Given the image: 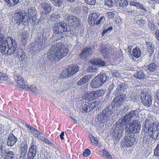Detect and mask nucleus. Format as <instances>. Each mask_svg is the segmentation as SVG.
Wrapping results in <instances>:
<instances>
[{"label": "nucleus", "instance_id": "nucleus-17", "mask_svg": "<svg viewBox=\"0 0 159 159\" xmlns=\"http://www.w3.org/2000/svg\"><path fill=\"white\" fill-rule=\"evenodd\" d=\"M18 140V138L13 134L11 133L8 136L7 139V145L12 147L15 144Z\"/></svg>", "mask_w": 159, "mask_h": 159}, {"label": "nucleus", "instance_id": "nucleus-9", "mask_svg": "<svg viewBox=\"0 0 159 159\" xmlns=\"http://www.w3.org/2000/svg\"><path fill=\"white\" fill-rule=\"evenodd\" d=\"M14 74V78L18 86L23 89H25L26 87V83L22 77L16 72H15Z\"/></svg>", "mask_w": 159, "mask_h": 159}, {"label": "nucleus", "instance_id": "nucleus-15", "mask_svg": "<svg viewBox=\"0 0 159 159\" xmlns=\"http://www.w3.org/2000/svg\"><path fill=\"white\" fill-rule=\"evenodd\" d=\"M126 96L124 94H122L116 97L113 100L114 105L119 106L121 105L126 99Z\"/></svg>", "mask_w": 159, "mask_h": 159}, {"label": "nucleus", "instance_id": "nucleus-11", "mask_svg": "<svg viewBox=\"0 0 159 159\" xmlns=\"http://www.w3.org/2000/svg\"><path fill=\"white\" fill-rule=\"evenodd\" d=\"M141 100L142 103L145 107H149L151 106L152 98L150 94L143 93L141 96Z\"/></svg>", "mask_w": 159, "mask_h": 159}, {"label": "nucleus", "instance_id": "nucleus-21", "mask_svg": "<svg viewBox=\"0 0 159 159\" xmlns=\"http://www.w3.org/2000/svg\"><path fill=\"white\" fill-rule=\"evenodd\" d=\"M92 52V49L91 48H85L84 50L83 51L80 55V58L85 59L91 55Z\"/></svg>", "mask_w": 159, "mask_h": 159}, {"label": "nucleus", "instance_id": "nucleus-39", "mask_svg": "<svg viewBox=\"0 0 159 159\" xmlns=\"http://www.w3.org/2000/svg\"><path fill=\"white\" fill-rule=\"evenodd\" d=\"M53 5L56 6L60 7L63 1L62 0H50Z\"/></svg>", "mask_w": 159, "mask_h": 159}, {"label": "nucleus", "instance_id": "nucleus-60", "mask_svg": "<svg viewBox=\"0 0 159 159\" xmlns=\"http://www.w3.org/2000/svg\"><path fill=\"white\" fill-rule=\"evenodd\" d=\"M19 58H21V59L22 61L25 60V55L24 51H23L22 53L21 54L19 57Z\"/></svg>", "mask_w": 159, "mask_h": 159}, {"label": "nucleus", "instance_id": "nucleus-64", "mask_svg": "<svg viewBox=\"0 0 159 159\" xmlns=\"http://www.w3.org/2000/svg\"><path fill=\"white\" fill-rule=\"evenodd\" d=\"M114 84L113 83H112L111 84L110 86V87L109 88V92H111L110 91L112 90L114 87Z\"/></svg>", "mask_w": 159, "mask_h": 159}, {"label": "nucleus", "instance_id": "nucleus-26", "mask_svg": "<svg viewBox=\"0 0 159 159\" xmlns=\"http://www.w3.org/2000/svg\"><path fill=\"white\" fill-rule=\"evenodd\" d=\"M141 54V49L138 48H136L133 49L132 55L136 58L140 57Z\"/></svg>", "mask_w": 159, "mask_h": 159}, {"label": "nucleus", "instance_id": "nucleus-58", "mask_svg": "<svg viewBox=\"0 0 159 159\" xmlns=\"http://www.w3.org/2000/svg\"><path fill=\"white\" fill-rule=\"evenodd\" d=\"M105 19V18L104 16H101L98 20L96 22H95L94 25H98L100 24L102 21V20L103 19Z\"/></svg>", "mask_w": 159, "mask_h": 159}, {"label": "nucleus", "instance_id": "nucleus-38", "mask_svg": "<svg viewBox=\"0 0 159 159\" xmlns=\"http://www.w3.org/2000/svg\"><path fill=\"white\" fill-rule=\"evenodd\" d=\"M129 2L127 0H120L119 1V7H125L128 6Z\"/></svg>", "mask_w": 159, "mask_h": 159}, {"label": "nucleus", "instance_id": "nucleus-22", "mask_svg": "<svg viewBox=\"0 0 159 159\" xmlns=\"http://www.w3.org/2000/svg\"><path fill=\"white\" fill-rule=\"evenodd\" d=\"M90 62L92 64L98 65L99 67H103L106 65V62L99 58L93 59L90 61Z\"/></svg>", "mask_w": 159, "mask_h": 159}, {"label": "nucleus", "instance_id": "nucleus-18", "mask_svg": "<svg viewBox=\"0 0 159 159\" xmlns=\"http://www.w3.org/2000/svg\"><path fill=\"white\" fill-rule=\"evenodd\" d=\"M39 9L43 13L48 14L51 11L50 4L47 2L42 3L40 6Z\"/></svg>", "mask_w": 159, "mask_h": 159}, {"label": "nucleus", "instance_id": "nucleus-3", "mask_svg": "<svg viewBox=\"0 0 159 159\" xmlns=\"http://www.w3.org/2000/svg\"><path fill=\"white\" fill-rule=\"evenodd\" d=\"M113 107V106L111 105H108L102 110L101 115L102 118L101 119V120L103 123H106L111 119V116L114 111Z\"/></svg>", "mask_w": 159, "mask_h": 159}, {"label": "nucleus", "instance_id": "nucleus-52", "mask_svg": "<svg viewBox=\"0 0 159 159\" xmlns=\"http://www.w3.org/2000/svg\"><path fill=\"white\" fill-rule=\"evenodd\" d=\"M23 50L22 49L20 48H18L17 49H16L15 51V55L16 54V55L18 57H19L20 56V55L23 52Z\"/></svg>", "mask_w": 159, "mask_h": 159}, {"label": "nucleus", "instance_id": "nucleus-35", "mask_svg": "<svg viewBox=\"0 0 159 159\" xmlns=\"http://www.w3.org/2000/svg\"><path fill=\"white\" fill-rule=\"evenodd\" d=\"M93 92L94 93V96L96 98L102 96L104 93V92L103 90H97L93 91Z\"/></svg>", "mask_w": 159, "mask_h": 159}, {"label": "nucleus", "instance_id": "nucleus-61", "mask_svg": "<svg viewBox=\"0 0 159 159\" xmlns=\"http://www.w3.org/2000/svg\"><path fill=\"white\" fill-rule=\"evenodd\" d=\"M155 37L159 41V30L157 29L155 33Z\"/></svg>", "mask_w": 159, "mask_h": 159}, {"label": "nucleus", "instance_id": "nucleus-6", "mask_svg": "<svg viewBox=\"0 0 159 159\" xmlns=\"http://www.w3.org/2000/svg\"><path fill=\"white\" fill-rule=\"evenodd\" d=\"M67 24L64 21L55 24L53 29L55 34H60L64 32L67 31Z\"/></svg>", "mask_w": 159, "mask_h": 159}, {"label": "nucleus", "instance_id": "nucleus-30", "mask_svg": "<svg viewBox=\"0 0 159 159\" xmlns=\"http://www.w3.org/2000/svg\"><path fill=\"white\" fill-rule=\"evenodd\" d=\"M5 158L6 159H12L15 157V154L14 153L11 151H9L8 152H7L6 151V153H5Z\"/></svg>", "mask_w": 159, "mask_h": 159}, {"label": "nucleus", "instance_id": "nucleus-40", "mask_svg": "<svg viewBox=\"0 0 159 159\" xmlns=\"http://www.w3.org/2000/svg\"><path fill=\"white\" fill-rule=\"evenodd\" d=\"M8 77L6 75L2 73H0V81L1 82H6L8 80Z\"/></svg>", "mask_w": 159, "mask_h": 159}, {"label": "nucleus", "instance_id": "nucleus-55", "mask_svg": "<svg viewBox=\"0 0 159 159\" xmlns=\"http://www.w3.org/2000/svg\"><path fill=\"white\" fill-rule=\"evenodd\" d=\"M107 17L109 19L113 18L114 17L115 13L112 12L108 11L107 13Z\"/></svg>", "mask_w": 159, "mask_h": 159}, {"label": "nucleus", "instance_id": "nucleus-28", "mask_svg": "<svg viewBox=\"0 0 159 159\" xmlns=\"http://www.w3.org/2000/svg\"><path fill=\"white\" fill-rule=\"evenodd\" d=\"M134 75L136 78L141 80L144 78L145 75L142 70H140L137 71Z\"/></svg>", "mask_w": 159, "mask_h": 159}, {"label": "nucleus", "instance_id": "nucleus-51", "mask_svg": "<svg viewBox=\"0 0 159 159\" xmlns=\"http://www.w3.org/2000/svg\"><path fill=\"white\" fill-rule=\"evenodd\" d=\"M30 18L32 21V24L34 25L37 20V13L31 16Z\"/></svg>", "mask_w": 159, "mask_h": 159}, {"label": "nucleus", "instance_id": "nucleus-42", "mask_svg": "<svg viewBox=\"0 0 159 159\" xmlns=\"http://www.w3.org/2000/svg\"><path fill=\"white\" fill-rule=\"evenodd\" d=\"M89 72L96 73L98 72V69L94 66H90L87 69Z\"/></svg>", "mask_w": 159, "mask_h": 159}, {"label": "nucleus", "instance_id": "nucleus-34", "mask_svg": "<svg viewBox=\"0 0 159 159\" xmlns=\"http://www.w3.org/2000/svg\"><path fill=\"white\" fill-rule=\"evenodd\" d=\"M104 4L108 7L111 8L114 7V3L112 0H104Z\"/></svg>", "mask_w": 159, "mask_h": 159}, {"label": "nucleus", "instance_id": "nucleus-62", "mask_svg": "<svg viewBox=\"0 0 159 159\" xmlns=\"http://www.w3.org/2000/svg\"><path fill=\"white\" fill-rule=\"evenodd\" d=\"M137 2H134L133 1H132L130 2H129V5L131 6H135L136 4L137 3Z\"/></svg>", "mask_w": 159, "mask_h": 159}, {"label": "nucleus", "instance_id": "nucleus-5", "mask_svg": "<svg viewBox=\"0 0 159 159\" xmlns=\"http://www.w3.org/2000/svg\"><path fill=\"white\" fill-rule=\"evenodd\" d=\"M127 125L125 128V132L129 134L136 133L139 132L141 126L140 123L138 120L134 121L130 125L129 127Z\"/></svg>", "mask_w": 159, "mask_h": 159}, {"label": "nucleus", "instance_id": "nucleus-36", "mask_svg": "<svg viewBox=\"0 0 159 159\" xmlns=\"http://www.w3.org/2000/svg\"><path fill=\"white\" fill-rule=\"evenodd\" d=\"M6 149L5 146L2 144H0V155L3 157L6 153Z\"/></svg>", "mask_w": 159, "mask_h": 159}, {"label": "nucleus", "instance_id": "nucleus-47", "mask_svg": "<svg viewBox=\"0 0 159 159\" xmlns=\"http://www.w3.org/2000/svg\"><path fill=\"white\" fill-rule=\"evenodd\" d=\"M102 157L104 158H107L108 159H112V157L111 155L106 151L104 154H103Z\"/></svg>", "mask_w": 159, "mask_h": 159}, {"label": "nucleus", "instance_id": "nucleus-10", "mask_svg": "<svg viewBox=\"0 0 159 159\" xmlns=\"http://www.w3.org/2000/svg\"><path fill=\"white\" fill-rule=\"evenodd\" d=\"M79 70L77 66L70 67L62 72V75L65 78L69 77L77 73Z\"/></svg>", "mask_w": 159, "mask_h": 159}, {"label": "nucleus", "instance_id": "nucleus-41", "mask_svg": "<svg viewBox=\"0 0 159 159\" xmlns=\"http://www.w3.org/2000/svg\"><path fill=\"white\" fill-rule=\"evenodd\" d=\"M50 18L52 20L56 21L60 18V16L58 14H52L50 16Z\"/></svg>", "mask_w": 159, "mask_h": 159}, {"label": "nucleus", "instance_id": "nucleus-53", "mask_svg": "<svg viewBox=\"0 0 159 159\" xmlns=\"http://www.w3.org/2000/svg\"><path fill=\"white\" fill-rule=\"evenodd\" d=\"M89 104H85L83 107V111L84 113H87L88 112V108H89Z\"/></svg>", "mask_w": 159, "mask_h": 159}, {"label": "nucleus", "instance_id": "nucleus-63", "mask_svg": "<svg viewBox=\"0 0 159 159\" xmlns=\"http://www.w3.org/2000/svg\"><path fill=\"white\" fill-rule=\"evenodd\" d=\"M105 151L106 150L105 149L102 150L99 152V154L102 156L103 154H104Z\"/></svg>", "mask_w": 159, "mask_h": 159}, {"label": "nucleus", "instance_id": "nucleus-50", "mask_svg": "<svg viewBox=\"0 0 159 159\" xmlns=\"http://www.w3.org/2000/svg\"><path fill=\"white\" fill-rule=\"evenodd\" d=\"M85 3L89 5H94L96 3V0H84Z\"/></svg>", "mask_w": 159, "mask_h": 159}, {"label": "nucleus", "instance_id": "nucleus-23", "mask_svg": "<svg viewBox=\"0 0 159 159\" xmlns=\"http://www.w3.org/2000/svg\"><path fill=\"white\" fill-rule=\"evenodd\" d=\"M146 44L147 47L148 51L149 53V56H151L154 53L155 50V47L152 43L149 42H146Z\"/></svg>", "mask_w": 159, "mask_h": 159}, {"label": "nucleus", "instance_id": "nucleus-54", "mask_svg": "<svg viewBox=\"0 0 159 159\" xmlns=\"http://www.w3.org/2000/svg\"><path fill=\"white\" fill-rule=\"evenodd\" d=\"M90 150L88 148L85 149L84 151L83 152V155L84 157H87L90 154Z\"/></svg>", "mask_w": 159, "mask_h": 159}, {"label": "nucleus", "instance_id": "nucleus-29", "mask_svg": "<svg viewBox=\"0 0 159 159\" xmlns=\"http://www.w3.org/2000/svg\"><path fill=\"white\" fill-rule=\"evenodd\" d=\"M20 0H4L7 2V5L9 7L13 6L17 4L19 2Z\"/></svg>", "mask_w": 159, "mask_h": 159}, {"label": "nucleus", "instance_id": "nucleus-43", "mask_svg": "<svg viewBox=\"0 0 159 159\" xmlns=\"http://www.w3.org/2000/svg\"><path fill=\"white\" fill-rule=\"evenodd\" d=\"M28 14L31 16L34 15H36L37 13L36 10L34 8H33L28 9Z\"/></svg>", "mask_w": 159, "mask_h": 159}, {"label": "nucleus", "instance_id": "nucleus-20", "mask_svg": "<svg viewBox=\"0 0 159 159\" xmlns=\"http://www.w3.org/2000/svg\"><path fill=\"white\" fill-rule=\"evenodd\" d=\"M128 88V86L125 84H122L119 85L114 92L115 95L122 93Z\"/></svg>", "mask_w": 159, "mask_h": 159}, {"label": "nucleus", "instance_id": "nucleus-32", "mask_svg": "<svg viewBox=\"0 0 159 159\" xmlns=\"http://www.w3.org/2000/svg\"><path fill=\"white\" fill-rule=\"evenodd\" d=\"M89 137L91 142L92 143H94L98 146H99L100 145V144L98 142V139L97 138L95 137L91 134L89 135Z\"/></svg>", "mask_w": 159, "mask_h": 159}, {"label": "nucleus", "instance_id": "nucleus-1", "mask_svg": "<svg viewBox=\"0 0 159 159\" xmlns=\"http://www.w3.org/2000/svg\"><path fill=\"white\" fill-rule=\"evenodd\" d=\"M67 45L61 43H56L52 45L47 53V57L52 61H59L68 53Z\"/></svg>", "mask_w": 159, "mask_h": 159}, {"label": "nucleus", "instance_id": "nucleus-57", "mask_svg": "<svg viewBox=\"0 0 159 159\" xmlns=\"http://www.w3.org/2000/svg\"><path fill=\"white\" fill-rule=\"evenodd\" d=\"M20 154L19 156L20 159H25L26 157L27 152H20Z\"/></svg>", "mask_w": 159, "mask_h": 159}, {"label": "nucleus", "instance_id": "nucleus-33", "mask_svg": "<svg viewBox=\"0 0 159 159\" xmlns=\"http://www.w3.org/2000/svg\"><path fill=\"white\" fill-rule=\"evenodd\" d=\"M101 52L104 57H107L108 54L110 53L109 49L105 46L102 48Z\"/></svg>", "mask_w": 159, "mask_h": 159}, {"label": "nucleus", "instance_id": "nucleus-25", "mask_svg": "<svg viewBox=\"0 0 159 159\" xmlns=\"http://www.w3.org/2000/svg\"><path fill=\"white\" fill-rule=\"evenodd\" d=\"M25 89L26 90L31 91L35 94L38 93L39 91L35 85H28V87L27 88L26 87Z\"/></svg>", "mask_w": 159, "mask_h": 159}, {"label": "nucleus", "instance_id": "nucleus-19", "mask_svg": "<svg viewBox=\"0 0 159 159\" xmlns=\"http://www.w3.org/2000/svg\"><path fill=\"white\" fill-rule=\"evenodd\" d=\"M4 44H5L7 46V44L8 48L10 47H17V44L16 40L11 37H7L5 41H4Z\"/></svg>", "mask_w": 159, "mask_h": 159}, {"label": "nucleus", "instance_id": "nucleus-49", "mask_svg": "<svg viewBox=\"0 0 159 159\" xmlns=\"http://www.w3.org/2000/svg\"><path fill=\"white\" fill-rule=\"evenodd\" d=\"M154 154L155 156H159V141L155 149Z\"/></svg>", "mask_w": 159, "mask_h": 159}, {"label": "nucleus", "instance_id": "nucleus-46", "mask_svg": "<svg viewBox=\"0 0 159 159\" xmlns=\"http://www.w3.org/2000/svg\"><path fill=\"white\" fill-rule=\"evenodd\" d=\"M137 8L141 9L143 10H145V7L143 4L139 2H137L135 6Z\"/></svg>", "mask_w": 159, "mask_h": 159}, {"label": "nucleus", "instance_id": "nucleus-37", "mask_svg": "<svg viewBox=\"0 0 159 159\" xmlns=\"http://www.w3.org/2000/svg\"><path fill=\"white\" fill-rule=\"evenodd\" d=\"M86 100L89 101L93 100L96 99L93 91H92L89 93H88L86 96Z\"/></svg>", "mask_w": 159, "mask_h": 159}, {"label": "nucleus", "instance_id": "nucleus-24", "mask_svg": "<svg viewBox=\"0 0 159 159\" xmlns=\"http://www.w3.org/2000/svg\"><path fill=\"white\" fill-rule=\"evenodd\" d=\"M89 76L86 75L84 76L78 82L77 84L78 85H81L88 82L89 80Z\"/></svg>", "mask_w": 159, "mask_h": 159}, {"label": "nucleus", "instance_id": "nucleus-8", "mask_svg": "<svg viewBox=\"0 0 159 159\" xmlns=\"http://www.w3.org/2000/svg\"><path fill=\"white\" fill-rule=\"evenodd\" d=\"M36 141L33 139L31 147L29 149L27 159H34L38 151L37 146L36 145Z\"/></svg>", "mask_w": 159, "mask_h": 159}, {"label": "nucleus", "instance_id": "nucleus-14", "mask_svg": "<svg viewBox=\"0 0 159 159\" xmlns=\"http://www.w3.org/2000/svg\"><path fill=\"white\" fill-rule=\"evenodd\" d=\"M100 15L98 12H90L88 16V21L90 25H94L95 21L97 19Z\"/></svg>", "mask_w": 159, "mask_h": 159}, {"label": "nucleus", "instance_id": "nucleus-16", "mask_svg": "<svg viewBox=\"0 0 159 159\" xmlns=\"http://www.w3.org/2000/svg\"><path fill=\"white\" fill-rule=\"evenodd\" d=\"M125 139L124 142H123L122 144L126 148L131 147L136 140L134 138L130 136L126 137Z\"/></svg>", "mask_w": 159, "mask_h": 159}, {"label": "nucleus", "instance_id": "nucleus-2", "mask_svg": "<svg viewBox=\"0 0 159 159\" xmlns=\"http://www.w3.org/2000/svg\"><path fill=\"white\" fill-rule=\"evenodd\" d=\"M136 111H132L123 117L120 118L117 124V126L115 129L118 135L120 136L124 130L125 127L129 125L132 121H134L137 117Z\"/></svg>", "mask_w": 159, "mask_h": 159}, {"label": "nucleus", "instance_id": "nucleus-12", "mask_svg": "<svg viewBox=\"0 0 159 159\" xmlns=\"http://www.w3.org/2000/svg\"><path fill=\"white\" fill-rule=\"evenodd\" d=\"M65 18L67 20L69 23H70L75 28L79 27L80 25L78 19L75 16L71 15L66 16Z\"/></svg>", "mask_w": 159, "mask_h": 159}, {"label": "nucleus", "instance_id": "nucleus-7", "mask_svg": "<svg viewBox=\"0 0 159 159\" xmlns=\"http://www.w3.org/2000/svg\"><path fill=\"white\" fill-rule=\"evenodd\" d=\"M30 19L27 16L25 15H24L22 12H18L14 14V20L18 25H20L23 22L28 23Z\"/></svg>", "mask_w": 159, "mask_h": 159}, {"label": "nucleus", "instance_id": "nucleus-45", "mask_svg": "<svg viewBox=\"0 0 159 159\" xmlns=\"http://www.w3.org/2000/svg\"><path fill=\"white\" fill-rule=\"evenodd\" d=\"M99 104V102L98 101H95L93 102L91 105L89 106V108L90 110L93 109V108L97 107Z\"/></svg>", "mask_w": 159, "mask_h": 159}, {"label": "nucleus", "instance_id": "nucleus-27", "mask_svg": "<svg viewBox=\"0 0 159 159\" xmlns=\"http://www.w3.org/2000/svg\"><path fill=\"white\" fill-rule=\"evenodd\" d=\"M28 146L27 142H23L20 146V152H27Z\"/></svg>", "mask_w": 159, "mask_h": 159}, {"label": "nucleus", "instance_id": "nucleus-56", "mask_svg": "<svg viewBox=\"0 0 159 159\" xmlns=\"http://www.w3.org/2000/svg\"><path fill=\"white\" fill-rule=\"evenodd\" d=\"M28 34L26 31H23V32L22 33V38L24 40L26 39L27 38V37L28 35Z\"/></svg>", "mask_w": 159, "mask_h": 159}, {"label": "nucleus", "instance_id": "nucleus-4", "mask_svg": "<svg viewBox=\"0 0 159 159\" xmlns=\"http://www.w3.org/2000/svg\"><path fill=\"white\" fill-rule=\"evenodd\" d=\"M107 79V76L103 74H99L91 81L90 86L93 88H98L104 83Z\"/></svg>", "mask_w": 159, "mask_h": 159}, {"label": "nucleus", "instance_id": "nucleus-44", "mask_svg": "<svg viewBox=\"0 0 159 159\" xmlns=\"http://www.w3.org/2000/svg\"><path fill=\"white\" fill-rule=\"evenodd\" d=\"M26 126L27 128L29 129L31 131V132L35 133L36 134H37L36 132H39L38 131L37 129L34 128L30 125H26Z\"/></svg>", "mask_w": 159, "mask_h": 159}, {"label": "nucleus", "instance_id": "nucleus-13", "mask_svg": "<svg viewBox=\"0 0 159 159\" xmlns=\"http://www.w3.org/2000/svg\"><path fill=\"white\" fill-rule=\"evenodd\" d=\"M2 43L4 44V46L5 47V48H1V52L3 54L5 55H11L14 54L15 55V51L16 50L17 47H10L9 48H8L7 47V49H8L7 50L6 49L7 48L6 45L5 44H4V42Z\"/></svg>", "mask_w": 159, "mask_h": 159}, {"label": "nucleus", "instance_id": "nucleus-59", "mask_svg": "<svg viewBox=\"0 0 159 159\" xmlns=\"http://www.w3.org/2000/svg\"><path fill=\"white\" fill-rule=\"evenodd\" d=\"M41 140L44 141L46 143H48L51 145H53V144L50 142V141L48 139L45 138L41 139Z\"/></svg>", "mask_w": 159, "mask_h": 159}, {"label": "nucleus", "instance_id": "nucleus-31", "mask_svg": "<svg viewBox=\"0 0 159 159\" xmlns=\"http://www.w3.org/2000/svg\"><path fill=\"white\" fill-rule=\"evenodd\" d=\"M157 68V66L156 63H153L149 65L147 69L151 72H152L156 70Z\"/></svg>", "mask_w": 159, "mask_h": 159}, {"label": "nucleus", "instance_id": "nucleus-48", "mask_svg": "<svg viewBox=\"0 0 159 159\" xmlns=\"http://www.w3.org/2000/svg\"><path fill=\"white\" fill-rule=\"evenodd\" d=\"M113 30V28L111 26H109L107 29H104L102 31V35L104 36V34L106 33L109 32L111 31H112Z\"/></svg>", "mask_w": 159, "mask_h": 159}]
</instances>
